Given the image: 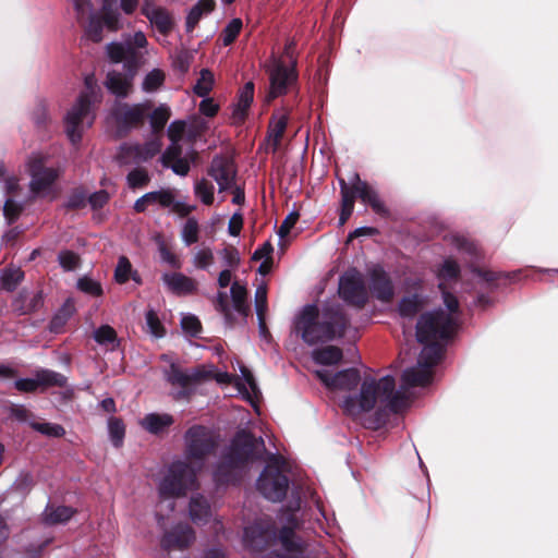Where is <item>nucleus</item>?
Instances as JSON below:
<instances>
[{
    "label": "nucleus",
    "instance_id": "f257e3e1",
    "mask_svg": "<svg viewBox=\"0 0 558 558\" xmlns=\"http://www.w3.org/2000/svg\"><path fill=\"white\" fill-rule=\"evenodd\" d=\"M444 303L448 310L423 314L416 324V338L425 343L417 364L402 374L399 390L395 389V379L384 376L378 380L365 378L357 396L347 397L342 402L344 412L355 416L374 409L397 412L407 404L405 389L427 385L433 375V367L441 357L440 342L449 339L458 328L459 302L449 292H444Z\"/></svg>",
    "mask_w": 558,
    "mask_h": 558
},
{
    "label": "nucleus",
    "instance_id": "f03ea898",
    "mask_svg": "<svg viewBox=\"0 0 558 558\" xmlns=\"http://www.w3.org/2000/svg\"><path fill=\"white\" fill-rule=\"evenodd\" d=\"M348 319L340 305L325 307L322 312L315 305H306L295 320V331L308 344L342 337Z\"/></svg>",
    "mask_w": 558,
    "mask_h": 558
},
{
    "label": "nucleus",
    "instance_id": "7ed1b4c3",
    "mask_svg": "<svg viewBox=\"0 0 558 558\" xmlns=\"http://www.w3.org/2000/svg\"><path fill=\"white\" fill-rule=\"evenodd\" d=\"M264 450L265 445L262 438H254L246 432L238 433L216 466L214 481L218 485L236 482L243 474L246 464L260 458Z\"/></svg>",
    "mask_w": 558,
    "mask_h": 558
},
{
    "label": "nucleus",
    "instance_id": "20e7f679",
    "mask_svg": "<svg viewBox=\"0 0 558 558\" xmlns=\"http://www.w3.org/2000/svg\"><path fill=\"white\" fill-rule=\"evenodd\" d=\"M84 85V90L64 118V130L73 145L81 142L84 131L94 122L92 105L101 100V92L93 74L85 77Z\"/></svg>",
    "mask_w": 558,
    "mask_h": 558
},
{
    "label": "nucleus",
    "instance_id": "39448f33",
    "mask_svg": "<svg viewBox=\"0 0 558 558\" xmlns=\"http://www.w3.org/2000/svg\"><path fill=\"white\" fill-rule=\"evenodd\" d=\"M202 470V463H197L196 466L183 459L172 461L158 483L159 505L184 497L189 492L197 489L199 487L197 475Z\"/></svg>",
    "mask_w": 558,
    "mask_h": 558
},
{
    "label": "nucleus",
    "instance_id": "423d86ee",
    "mask_svg": "<svg viewBox=\"0 0 558 558\" xmlns=\"http://www.w3.org/2000/svg\"><path fill=\"white\" fill-rule=\"evenodd\" d=\"M168 380L173 385L182 388L179 398L187 397L192 389L207 378L215 377L218 383L230 384L232 376L228 373H214L206 366H197L191 369L182 371L178 365L171 364L168 372Z\"/></svg>",
    "mask_w": 558,
    "mask_h": 558
},
{
    "label": "nucleus",
    "instance_id": "0eeeda50",
    "mask_svg": "<svg viewBox=\"0 0 558 558\" xmlns=\"http://www.w3.org/2000/svg\"><path fill=\"white\" fill-rule=\"evenodd\" d=\"M217 447V438L214 432L202 425L190 427L184 434V453L187 462L197 466L205 465V459Z\"/></svg>",
    "mask_w": 558,
    "mask_h": 558
},
{
    "label": "nucleus",
    "instance_id": "6e6552de",
    "mask_svg": "<svg viewBox=\"0 0 558 558\" xmlns=\"http://www.w3.org/2000/svg\"><path fill=\"white\" fill-rule=\"evenodd\" d=\"M282 464L279 458H271L257 482L259 492L272 501L281 500L288 489V478L282 473Z\"/></svg>",
    "mask_w": 558,
    "mask_h": 558
},
{
    "label": "nucleus",
    "instance_id": "1a4fd4ad",
    "mask_svg": "<svg viewBox=\"0 0 558 558\" xmlns=\"http://www.w3.org/2000/svg\"><path fill=\"white\" fill-rule=\"evenodd\" d=\"M31 175L29 187L32 193L40 196L50 194L52 184L59 177V171L46 166V157L41 154H33L27 161Z\"/></svg>",
    "mask_w": 558,
    "mask_h": 558
},
{
    "label": "nucleus",
    "instance_id": "9d476101",
    "mask_svg": "<svg viewBox=\"0 0 558 558\" xmlns=\"http://www.w3.org/2000/svg\"><path fill=\"white\" fill-rule=\"evenodd\" d=\"M339 294L348 303L363 306L367 300V291L362 274L356 269L345 271L339 281Z\"/></svg>",
    "mask_w": 558,
    "mask_h": 558
},
{
    "label": "nucleus",
    "instance_id": "9b49d317",
    "mask_svg": "<svg viewBox=\"0 0 558 558\" xmlns=\"http://www.w3.org/2000/svg\"><path fill=\"white\" fill-rule=\"evenodd\" d=\"M267 71L270 81L268 99H274L280 95H283L288 87L296 80L294 66L287 65L281 60L275 58L268 65Z\"/></svg>",
    "mask_w": 558,
    "mask_h": 558
},
{
    "label": "nucleus",
    "instance_id": "f8f14e48",
    "mask_svg": "<svg viewBox=\"0 0 558 558\" xmlns=\"http://www.w3.org/2000/svg\"><path fill=\"white\" fill-rule=\"evenodd\" d=\"M315 374L332 391H350L361 381V376L356 368H348L336 374H331L326 369H318Z\"/></svg>",
    "mask_w": 558,
    "mask_h": 558
},
{
    "label": "nucleus",
    "instance_id": "ddd939ff",
    "mask_svg": "<svg viewBox=\"0 0 558 558\" xmlns=\"http://www.w3.org/2000/svg\"><path fill=\"white\" fill-rule=\"evenodd\" d=\"M207 173L217 182L220 193L232 189L234 185L236 170L233 162L226 156L214 157Z\"/></svg>",
    "mask_w": 558,
    "mask_h": 558
},
{
    "label": "nucleus",
    "instance_id": "4468645a",
    "mask_svg": "<svg viewBox=\"0 0 558 558\" xmlns=\"http://www.w3.org/2000/svg\"><path fill=\"white\" fill-rule=\"evenodd\" d=\"M142 14L160 34L167 35L173 27V19L167 9L158 5L155 0H143Z\"/></svg>",
    "mask_w": 558,
    "mask_h": 558
},
{
    "label": "nucleus",
    "instance_id": "2eb2a0df",
    "mask_svg": "<svg viewBox=\"0 0 558 558\" xmlns=\"http://www.w3.org/2000/svg\"><path fill=\"white\" fill-rule=\"evenodd\" d=\"M287 525L282 527L279 541L286 551L284 556L278 558H303V544L295 537L293 530L299 522L294 513H289L286 518Z\"/></svg>",
    "mask_w": 558,
    "mask_h": 558
},
{
    "label": "nucleus",
    "instance_id": "dca6fc26",
    "mask_svg": "<svg viewBox=\"0 0 558 558\" xmlns=\"http://www.w3.org/2000/svg\"><path fill=\"white\" fill-rule=\"evenodd\" d=\"M194 531L187 524H179L163 534L160 545L166 550H182L194 542Z\"/></svg>",
    "mask_w": 558,
    "mask_h": 558
},
{
    "label": "nucleus",
    "instance_id": "f3484780",
    "mask_svg": "<svg viewBox=\"0 0 558 558\" xmlns=\"http://www.w3.org/2000/svg\"><path fill=\"white\" fill-rule=\"evenodd\" d=\"M350 190L354 193V196L357 195L363 203L368 204L375 213L379 215L387 214L386 206L377 192L367 182L362 181L357 173L353 174L352 187Z\"/></svg>",
    "mask_w": 558,
    "mask_h": 558
},
{
    "label": "nucleus",
    "instance_id": "a211bd4d",
    "mask_svg": "<svg viewBox=\"0 0 558 558\" xmlns=\"http://www.w3.org/2000/svg\"><path fill=\"white\" fill-rule=\"evenodd\" d=\"M150 102L137 105L119 104L114 109V116L120 123L128 126H134L144 121L147 112L150 110Z\"/></svg>",
    "mask_w": 558,
    "mask_h": 558
},
{
    "label": "nucleus",
    "instance_id": "6ab92c4d",
    "mask_svg": "<svg viewBox=\"0 0 558 558\" xmlns=\"http://www.w3.org/2000/svg\"><path fill=\"white\" fill-rule=\"evenodd\" d=\"M136 68L129 69V74L111 71L107 75L106 87L117 97H126L133 89V77Z\"/></svg>",
    "mask_w": 558,
    "mask_h": 558
},
{
    "label": "nucleus",
    "instance_id": "aec40b11",
    "mask_svg": "<svg viewBox=\"0 0 558 558\" xmlns=\"http://www.w3.org/2000/svg\"><path fill=\"white\" fill-rule=\"evenodd\" d=\"M287 125L288 117L284 113H279L272 117L269 123L268 135L265 143L267 151H277L281 144V140L286 132Z\"/></svg>",
    "mask_w": 558,
    "mask_h": 558
},
{
    "label": "nucleus",
    "instance_id": "412c9836",
    "mask_svg": "<svg viewBox=\"0 0 558 558\" xmlns=\"http://www.w3.org/2000/svg\"><path fill=\"white\" fill-rule=\"evenodd\" d=\"M106 50L109 59L112 62L119 63L125 61L128 69L138 66L137 52L133 48L128 47L126 44L123 45L120 43H110L107 45Z\"/></svg>",
    "mask_w": 558,
    "mask_h": 558
},
{
    "label": "nucleus",
    "instance_id": "4be33fe9",
    "mask_svg": "<svg viewBox=\"0 0 558 558\" xmlns=\"http://www.w3.org/2000/svg\"><path fill=\"white\" fill-rule=\"evenodd\" d=\"M372 290L381 301H389L393 295L391 282L385 271L375 266L371 270Z\"/></svg>",
    "mask_w": 558,
    "mask_h": 558
},
{
    "label": "nucleus",
    "instance_id": "5701e85b",
    "mask_svg": "<svg viewBox=\"0 0 558 558\" xmlns=\"http://www.w3.org/2000/svg\"><path fill=\"white\" fill-rule=\"evenodd\" d=\"M162 280L167 288L177 294H189L196 290L195 281L180 272L165 274Z\"/></svg>",
    "mask_w": 558,
    "mask_h": 558
},
{
    "label": "nucleus",
    "instance_id": "b1692460",
    "mask_svg": "<svg viewBox=\"0 0 558 558\" xmlns=\"http://www.w3.org/2000/svg\"><path fill=\"white\" fill-rule=\"evenodd\" d=\"M173 422L172 415L168 413H149L141 420L140 424L148 433L158 435L166 432Z\"/></svg>",
    "mask_w": 558,
    "mask_h": 558
},
{
    "label": "nucleus",
    "instance_id": "393cba45",
    "mask_svg": "<svg viewBox=\"0 0 558 558\" xmlns=\"http://www.w3.org/2000/svg\"><path fill=\"white\" fill-rule=\"evenodd\" d=\"M189 513L191 520L195 524H205L209 521L211 517L210 505L208 504L207 499L204 498L202 495H194L191 497L189 504Z\"/></svg>",
    "mask_w": 558,
    "mask_h": 558
},
{
    "label": "nucleus",
    "instance_id": "a878e982",
    "mask_svg": "<svg viewBox=\"0 0 558 558\" xmlns=\"http://www.w3.org/2000/svg\"><path fill=\"white\" fill-rule=\"evenodd\" d=\"M254 96V85L252 82H248L245 84L244 88L242 89L239 101L236 106L233 109L232 119L235 123H241L247 112V109L250 108Z\"/></svg>",
    "mask_w": 558,
    "mask_h": 558
},
{
    "label": "nucleus",
    "instance_id": "bb28decb",
    "mask_svg": "<svg viewBox=\"0 0 558 558\" xmlns=\"http://www.w3.org/2000/svg\"><path fill=\"white\" fill-rule=\"evenodd\" d=\"M35 377L39 390H46L50 387H64L66 384L65 376L50 369L36 371Z\"/></svg>",
    "mask_w": 558,
    "mask_h": 558
},
{
    "label": "nucleus",
    "instance_id": "cd10ccee",
    "mask_svg": "<svg viewBox=\"0 0 558 558\" xmlns=\"http://www.w3.org/2000/svg\"><path fill=\"white\" fill-rule=\"evenodd\" d=\"M342 350L335 345L316 349L312 353L313 360L322 365H336L342 360Z\"/></svg>",
    "mask_w": 558,
    "mask_h": 558
},
{
    "label": "nucleus",
    "instance_id": "c85d7f7f",
    "mask_svg": "<svg viewBox=\"0 0 558 558\" xmlns=\"http://www.w3.org/2000/svg\"><path fill=\"white\" fill-rule=\"evenodd\" d=\"M41 302V295L28 294L25 291H22L19 296L13 302V308L20 315H25L31 312H34Z\"/></svg>",
    "mask_w": 558,
    "mask_h": 558
},
{
    "label": "nucleus",
    "instance_id": "c756f323",
    "mask_svg": "<svg viewBox=\"0 0 558 558\" xmlns=\"http://www.w3.org/2000/svg\"><path fill=\"white\" fill-rule=\"evenodd\" d=\"M116 0H104L101 7V22L109 31L117 32L122 27L120 13L113 9Z\"/></svg>",
    "mask_w": 558,
    "mask_h": 558
},
{
    "label": "nucleus",
    "instance_id": "7c9ffc66",
    "mask_svg": "<svg viewBox=\"0 0 558 558\" xmlns=\"http://www.w3.org/2000/svg\"><path fill=\"white\" fill-rule=\"evenodd\" d=\"M272 534L269 525H265L263 522L247 526L244 530L243 542L245 546L254 548L257 545L256 539H268Z\"/></svg>",
    "mask_w": 558,
    "mask_h": 558
},
{
    "label": "nucleus",
    "instance_id": "2f4dec72",
    "mask_svg": "<svg viewBox=\"0 0 558 558\" xmlns=\"http://www.w3.org/2000/svg\"><path fill=\"white\" fill-rule=\"evenodd\" d=\"M93 337L99 345L107 347L111 351L116 350L119 345L117 332L109 325H101L94 331Z\"/></svg>",
    "mask_w": 558,
    "mask_h": 558
},
{
    "label": "nucleus",
    "instance_id": "473e14b6",
    "mask_svg": "<svg viewBox=\"0 0 558 558\" xmlns=\"http://www.w3.org/2000/svg\"><path fill=\"white\" fill-rule=\"evenodd\" d=\"M24 279V271L20 267L9 266L1 271V288L7 291H13Z\"/></svg>",
    "mask_w": 558,
    "mask_h": 558
},
{
    "label": "nucleus",
    "instance_id": "72a5a7b5",
    "mask_svg": "<svg viewBox=\"0 0 558 558\" xmlns=\"http://www.w3.org/2000/svg\"><path fill=\"white\" fill-rule=\"evenodd\" d=\"M341 186V214L339 218L340 225H344L351 216L354 207V193L343 179H340Z\"/></svg>",
    "mask_w": 558,
    "mask_h": 558
},
{
    "label": "nucleus",
    "instance_id": "f704fd0d",
    "mask_svg": "<svg viewBox=\"0 0 558 558\" xmlns=\"http://www.w3.org/2000/svg\"><path fill=\"white\" fill-rule=\"evenodd\" d=\"M215 9L214 0H199L197 4H195L186 19V27L187 31H192L198 21L202 19L204 14L210 13Z\"/></svg>",
    "mask_w": 558,
    "mask_h": 558
},
{
    "label": "nucleus",
    "instance_id": "c9c22d12",
    "mask_svg": "<svg viewBox=\"0 0 558 558\" xmlns=\"http://www.w3.org/2000/svg\"><path fill=\"white\" fill-rule=\"evenodd\" d=\"M231 299L233 303V308L241 315H246L248 312L247 305V290L246 288L238 281H234L231 286Z\"/></svg>",
    "mask_w": 558,
    "mask_h": 558
},
{
    "label": "nucleus",
    "instance_id": "e433bc0d",
    "mask_svg": "<svg viewBox=\"0 0 558 558\" xmlns=\"http://www.w3.org/2000/svg\"><path fill=\"white\" fill-rule=\"evenodd\" d=\"M194 194L204 205L210 206L215 201V186L209 180L202 178L194 184Z\"/></svg>",
    "mask_w": 558,
    "mask_h": 558
},
{
    "label": "nucleus",
    "instance_id": "4c0bfd02",
    "mask_svg": "<svg viewBox=\"0 0 558 558\" xmlns=\"http://www.w3.org/2000/svg\"><path fill=\"white\" fill-rule=\"evenodd\" d=\"M74 513L75 511L71 507H48L45 510V521L49 524L64 523L69 521Z\"/></svg>",
    "mask_w": 558,
    "mask_h": 558
},
{
    "label": "nucleus",
    "instance_id": "58836bf2",
    "mask_svg": "<svg viewBox=\"0 0 558 558\" xmlns=\"http://www.w3.org/2000/svg\"><path fill=\"white\" fill-rule=\"evenodd\" d=\"M171 111L167 105H160L149 116L151 130L155 134L160 133L168 120L170 119Z\"/></svg>",
    "mask_w": 558,
    "mask_h": 558
},
{
    "label": "nucleus",
    "instance_id": "ea45409f",
    "mask_svg": "<svg viewBox=\"0 0 558 558\" xmlns=\"http://www.w3.org/2000/svg\"><path fill=\"white\" fill-rule=\"evenodd\" d=\"M161 142L158 136L148 141L144 145H136L133 147L135 156L140 160H147L160 151Z\"/></svg>",
    "mask_w": 558,
    "mask_h": 558
},
{
    "label": "nucleus",
    "instance_id": "a19ab883",
    "mask_svg": "<svg viewBox=\"0 0 558 558\" xmlns=\"http://www.w3.org/2000/svg\"><path fill=\"white\" fill-rule=\"evenodd\" d=\"M459 272L460 268L453 259L449 258L442 263L438 271V277L440 279L439 288L442 290V293L446 292L444 287L445 282L457 279Z\"/></svg>",
    "mask_w": 558,
    "mask_h": 558
},
{
    "label": "nucleus",
    "instance_id": "79ce46f5",
    "mask_svg": "<svg viewBox=\"0 0 558 558\" xmlns=\"http://www.w3.org/2000/svg\"><path fill=\"white\" fill-rule=\"evenodd\" d=\"M131 277L135 281L140 282V280L136 278L135 274L132 272V265H131L130 260L125 256L119 257L117 267L114 269V280L118 283L123 284Z\"/></svg>",
    "mask_w": 558,
    "mask_h": 558
},
{
    "label": "nucleus",
    "instance_id": "37998d69",
    "mask_svg": "<svg viewBox=\"0 0 558 558\" xmlns=\"http://www.w3.org/2000/svg\"><path fill=\"white\" fill-rule=\"evenodd\" d=\"M76 287L81 292L94 298L101 296L104 293L100 282L88 276L81 277L77 280Z\"/></svg>",
    "mask_w": 558,
    "mask_h": 558
},
{
    "label": "nucleus",
    "instance_id": "c03bdc74",
    "mask_svg": "<svg viewBox=\"0 0 558 558\" xmlns=\"http://www.w3.org/2000/svg\"><path fill=\"white\" fill-rule=\"evenodd\" d=\"M422 301L417 295L402 299L399 305V313L403 318H412L421 310Z\"/></svg>",
    "mask_w": 558,
    "mask_h": 558
},
{
    "label": "nucleus",
    "instance_id": "a18cd8bd",
    "mask_svg": "<svg viewBox=\"0 0 558 558\" xmlns=\"http://www.w3.org/2000/svg\"><path fill=\"white\" fill-rule=\"evenodd\" d=\"M215 260L214 252L210 247H201L192 258V263L197 269H208Z\"/></svg>",
    "mask_w": 558,
    "mask_h": 558
},
{
    "label": "nucleus",
    "instance_id": "49530a36",
    "mask_svg": "<svg viewBox=\"0 0 558 558\" xmlns=\"http://www.w3.org/2000/svg\"><path fill=\"white\" fill-rule=\"evenodd\" d=\"M108 430L110 439L114 447H120L125 435L123 422L117 417H110L108 421Z\"/></svg>",
    "mask_w": 558,
    "mask_h": 558
},
{
    "label": "nucleus",
    "instance_id": "de8ad7c7",
    "mask_svg": "<svg viewBox=\"0 0 558 558\" xmlns=\"http://www.w3.org/2000/svg\"><path fill=\"white\" fill-rule=\"evenodd\" d=\"M148 198V203L150 205H159L161 207H170L174 203V194L171 190H160L155 192L146 193Z\"/></svg>",
    "mask_w": 558,
    "mask_h": 558
},
{
    "label": "nucleus",
    "instance_id": "09e8293b",
    "mask_svg": "<svg viewBox=\"0 0 558 558\" xmlns=\"http://www.w3.org/2000/svg\"><path fill=\"white\" fill-rule=\"evenodd\" d=\"M214 86V74L204 69L201 71V76L194 86V93L199 97H205L209 94Z\"/></svg>",
    "mask_w": 558,
    "mask_h": 558
},
{
    "label": "nucleus",
    "instance_id": "8fccbe9b",
    "mask_svg": "<svg viewBox=\"0 0 558 558\" xmlns=\"http://www.w3.org/2000/svg\"><path fill=\"white\" fill-rule=\"evenodd\" d=\"M73 312V306L71 304H65L51 319L50 330L53 332H60L72 316Z\"/></svg>",
    "mask_w": 558,
    "mask_h": 558
},
{
    "label": "nucleus",
    "instance_id": "3c124183",
    "mask_svg": "<svg viewBox=\"0 0 558 558\" xmlns=\"http://www.w3.org/2000/svg\"><path fill=\"white\" fill-rule=\"evenodd\" d=\"M31 426L36 432L48 437H62L65 434L64 428L59 424L47 422H32Z\"/></svg>",
    "mask_w": 558,
    "mask_h": 558
},
{
    "label": "nucleus",
    "instance_id": "603ef678",
    "mask_svg": "<svg viewBox=\"0 0 558 558\" xmlns=\"http://www.w3.org/2000/svg\"><path fill=\"white\" fill-rule=\"evenodd\" d=\"M299 220V214L296 211L290 213L286 219L282 221L281 226L278 229V235L280 239V246L284 248L288 244L287 236L289 235L291 229L295 226Z\"/></svg>",
    "mask_w": 558,
    "mask_h": 558
},
{
    "label": "nucleus",
    "instance_id": "864d4df0",
    "mask_svg": "<svg viewBox=\"0 0 558 558\" xmlns=\"http://www.w3.org/2000/svg\"><path fill=\"white\" fill-rule=\"evenodd\" d=\"M85 36L94 43L102 40V22L98 16H90L87 25L85 26Z\"/></svg>",
    "mask_w": 558,
    "mask_h": 558
},
{
    "label": "nucleus",
    "instance_id": "5fc2aeb1",
    "mask_svg": "<svg viewBox=\"0 0 558 558\" xmlns=\"http://www.w3.org/2000/svg\"><path fill=\"white\" fill-rule=\"evenodd\" d=\"M198 223L194 218L186 220L182 229V239L186 245L198 241Z\"/></svg>",
    "mask_w": 558,
    "mask_h": 558
},
{
    "label": "nucleus",
    "instance_id": "6e6d98bb",
    "mask_svg": "<svg viewBox=\"0 0 558 558\" xmlns=\"http://www.w3.org/2000/svg\"><path fill=\"white\" fill-rule=\"evenodd\" d=\"M242 28V21L233 19L222 31L221 37L225 46L230 45L238 37Z\"/></svg>",
    "mask_w": 558,
    "mask_h": 558
},
{
    "label": "nucleus",
    "instance_id": "4d7b16f0",
    "mask_svg": "<svg viewBox=\"0 0 558 558\" xmlns=\"http://www.w3.org/2000/svg\"><path fill=\"white\" fill-rule=\"evenodd\" d=\"M165 75L160 70H153L149 72L143 82V89L145 92H154L163 83Z\"/></svg>",
    "mask_w": 558,
    "mask_h": 558
},
{
    "label": "nucleus",
    "instance_id": "13d9d810",
    "mask_svg": "<svg viewBox=\"0 0 558 558\" xmlns=\"http://www.w3.org/2000/svg\"><path fill=\"white\" fill-rule=\"evenodd\" d=\"M145 318H146L147 329L153 336L160 338L165 335L163 326H162L161 322L159 320L155 311H153V310L147 311Z\"/></svg>",
    "mask_w": 558,
    "mask_h": 558
},
{
    "label": "nucleus",
    "instance_id": "bf43d9fd",
    "mask_svg": "<svg viewBox=\"0 0 558 558\" xmlns=\"http://www.w3.org/2000/svg\"><path fill=\"white\" fill-rule=\"evenodd\" d=\"M255 307L257 315L262 320L267 308V289L264 284L257 287L255 291Z\"/></svg>",
    "mask_w": 558,
    "mask_h": 558
},
{
    "label": "nucleus",
    "instance_id": "052dcab7",
    "mask_svg": "<svg viewBox=\"0 0 558 558\" xmlns=\"http://www.w3.org/2000/svg\"><path fill=\"white\" fill-rule=\"evenodd\" d=\"M148 181L149 177L143 169H135L128 174L129 185L133 189L145 186Z\"/></svg>",
    "mask_w": 558,
    "mask_h": 558
},
{
    "label": "nucleus",
    "instance_id": "680f3d73",
    "mask_svg": "<svg viewBox=\"0 0 558 558\" xmlns=\"http://www.w3.org/2000/svg\"><path fill=\"white\" fill-rule=\"evenodd\" d=\"M60 265L64 270H73L78 266L80 257L73 252L63 251L59 254Z\"/></svg>",
    "mask_w": 558,
    "mask_h": 558
},
{
    "label": "nucleus",
    "instance_id": "e2e57ef3",
    "mask_svg": "<svg viewBox=\"0 0 558 558\" xmlns=\"http://www.w3.org/2000/svg\"><path fill=\"white\" fill-rule=\"evenodd\" d=\"M183 330L191 336H196L201 331V322L196 316L185 315L181 319Z\"/></svg>",
    "mask_w": 558,
    "mask_h": 558
},
{
    "label": "nucleus",
    "instance_id": "0e129e2a",
    "mask_svg": "<svg viewBox=\"0 0 558 558\" xmlns=\"http://www.w3.org/2000/svg\"><path fill=\"white\" fill-rule=\"evenodd\" d=\"M223 264L228 268H236L240 264V256L234 247H226L220 252Z\"/></svg>",
    "mask_w": 558,
    "mask_h": 558
},
{
    "label": "nucleus",
    "instance_id": "69168bd1",
    "mask_svg": "<svg viewBox=\"0 0 558 558\" xmlns=\"http://www.w3.org/2000/svg\"><path fill=\"white\" fill-rule=\"evenodd\" d=\"M165 167H169L178 175L185 177L190 171V162L186 158H177L171 162H162Z\"/></svg>",
    "mask_w": 558,
    "mask_h": 558
},
{
    "label": "nucleus",
    "instance_id": "338daca9",
    "mask_svg": "<svg viewBox=\"0 0 558 558\" xmlns=\"http://www.w3.org/2000/svg\"><path fill=\"white\" fill-rule=\"evenodd\" d=\"M186 125L183 121H173L168 128V136L171 142H180L185 133Z\"/></svg>",
    "mask_w": 558,
    "mask_h": 558
},
{
    "label": "nucleus",
    "instance_id": "774afa93",
    "mask_svg": "<svg viewBox=\"0 0 558 558\" xmlns=\"http://www.w3.org/2000/svg\"><path fill=\"white\" fill-rule=\"evenodd\" d=\"M22 210L20 204L15 203L13 199L8 198L3 206V214L9 222H13L17 219Z\"/></svg>",
    "mask_w": 558,
    "mask_h": 558
}]
</instances>
